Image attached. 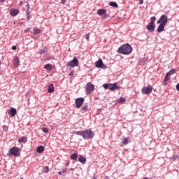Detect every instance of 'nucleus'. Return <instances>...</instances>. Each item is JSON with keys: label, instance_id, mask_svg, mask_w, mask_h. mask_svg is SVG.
<instances>
[{"label": "nucleus", "instance_id": "obj_20", "mask_svg": "<svg viewBox=\"0 0 179 179\" xmlns=\"http://www.w3.org/2000/svg\"><path fill=\"white\" fill-rule=\"evenodd\" d=\"M19 143H26L27 142V138L26 136H22L20 139H18Z\"/></svg>", "mask_w": 179, "mask_h": 179}, {"label": "nucleus", "instance_id": "obj_36", "mask_svg": "<svg viewBox=\"0 0 179 179\" xmlns=\"http://www.w3.org/2000/svg\"><path fill=\"white\" fill-rule=\"evenodd\" d=\"M26 16H27V20H29L30 19H31V17H30V14H27Z\"/></svg>", "mask_w": 179, "mask_h": 179}, {"label": "nucleus", "instance_id": "obj_43", "mask_svg": "<svg viewBox=\"0 0 179 179\" xmlns=\"http://www.w3.org/2000/svg\"><path fill=\"white\" fill-rule=\"evenodd\" d=\"M61 174H62V171H59V172H58V175H59V176H61Z\"/></svg>", "mask_w": 179, "mask_h": 179}, {"label": "nucleus", "instance_id": "obj_39", "mask_svg": "<svg viewBox=\"0 0 179 179\" xmlns=\"http://www.w3.org/2000/svg\"><path fill=\"white\" fill-rule=\"evenodd\" d=\"M16 48H17L16 47V45H13V46H12V50H16Z\"/></svg>", "mask_w": 179, "mask_h": 179}, {"label": "nucleus", "instance_id": "obj_47", "mask_svg": "<svg viewBox=\"0 0 179 179\" xmlns=\"http://www.w3.org/2000/svg\"><path fill=\"white\" fill-rule=\"evenodd\" d=\"M0 65H1V60H0Z\"/></svg>", "mask_w": 179, "mask_h": 179}, {"label": "nucleus", "instance_id": "obj_33", "mask_svg": "<svg viewBox=\"0 0 179 179\" xmlns=\"http://www.w3.org/2000/svg\"><path fill=\"white\" fill-rule=\"evenodd\" d=\"M103 87H104L105 89H110V84H104L103 85Z\"/></svg>", "mask_w": 179, "mask_h": 179}, {"label": "nucleus", "instance_id": "obj_29", "mask_svg": "<svg viewBox=\"0 0 179 179\" xmlns=\"http://www.w3.org/2000/svg\"><path fill=\"white\" fill-rule=\"evenodd\" d=\"M27 10H26V15H30V5L27 4Z\"/></svg>", "mask_w": 179, "mask_h": 179}, {"label": "nucleus", "instance_id": "obj_2", "mask_svg": "<svg viewBox=\"0 0 179 179\" xmlns=\"http://www.w3.org/2000/svg\"><path fill=\"white\" fill-rule=\"evenodd\" d=\"M117 52L123 55H129L132 52V47L129 43L124 44L117 49Z\"/></svg>", "mask_w": 179, "mask_h": 179}, {"label": "nucleus", "instance_id": "obj_35", "mask_svg": "<svg viewBox=\"0 0 179 179\" xmlns=\"http://www.w3.org/2000/svg\"><path fill=\"white\" fill-rule=\"evenodd\" d=\"M30 30H31V28H30V27H28V28H27L26 29H24V33H29V31H30Z\"/></svg>", "mask_w": 179, "mask_h": 179}, {"label": "nucleus", "instance_id": "obj_8", "mask_svg": "<svg viewBox=\"0 0 179 179\" xmlns=\"http://www.w3.org/2000/svg\"><path fill=\"white\" fill-rule=\"evenodd\" d=\"M68 66H70V68H75V66H78V59L74 57L73 58L72 60H71L69 63H68Z\"/></svg>", "mask_w": 179, "mask_h": 179}, {"label": "nucleus", "instance_id": "obj_26", "mask_svg": "<svg viewBox=\"0 0 179 179\" xmlns=\"http://www.w3.org/2000/svg\"><path fill=\"white\" fill-rule=\"evenodd\" d=\"M109 5H110V6H112L113 8H118V4L114 1L110 2Z\"/></svg>", "mask_w": 179, "mask_h": 179}, {"label": "nucleus", "instance_id": "obj_17", "mask_svg": "<svg viewBox=\"0 0 179 179\" xmlns=\"http://www.w3.org/2000/svg\"><path fill=\"white\" fill-rule=\"evenodd\" d=\"M89 107V105L87 104V103H85L83 106V107L81 108L80 111L83 114H84V113H86L87 111V108Z\"/></svg>", "mask_w": 179, "mask_h": 179}, {"label": "nucleus", "instance_id": "obj_15", "mask_svg": "<svg viewBox=\"0 0 179 179\" xmlns=\"http://www.w3.org/2000/svg\"><path fill=\"white\" fill-rule=\"evenodd\" d=\"M16 108H11L8 111V114H10V117H15V115H16Z\"/></svg>", "mask_w": 179, "mask_h": 179}, {"label": "nucleus", "instance_id": "obj_32", "mask_svg": "<svg viewBox=\"0 0 179 179\" xmlns=\"http://www.w3.org/2000/svg\"><path fill=\"white\" fill-rule=\"evenodd\" d=\"M42 131L44 133V134H48V129L47 128H43L42 129Z\"/></svg>", "mask_w": 179, "mask_h": 179}, {"label": "nucleus", "instance_id": "obj_38", "mask_svg": "<svg viewBox=\"0 0 179 179\" xmlns=\"http://www.w3.org/2000/svg\"><path fill=\"white\" fill-rule=\"evenodd\" d=\"M73 74H74L73 71H71L69 73V76H73Z\"/></svg>", "mask_w": 179, "mask_h": 179}, {"label": "nucleus", "instance_id": "obj_9", "mask_svg": "<svg viewBox=\"0 0 179 179\" xmlns=\"http://www.w3.org/2000/svg\"><path fill=\"white\" fill-rule=\"evenodd\" d=\"M83 103H85V99L83 97L77 98L76 99V108H80Z\"/></svg>", "mask_w": 179, "mask_h": 179}, {"label": "nucleus", "instance_id": "obj_21", "mask_svg": "<svg viewBox=\"0 0 179 179\" xmlns=\"http://www.w3.org/2000/svg\"><path fill=\"white\" fill-rule=\"evenodd\" d=\"M33 31H34V34H35V36H37L38 34H40L42 31L38 27H35L34 28Z\"/></svg>", "mask_w": 179, "mask_h": 179}, {"label": "nucleus", "instance_id": "obj_22", "mask_svg": "<svg viewBox=\"0 0 179 179\" xmlns=\"http://www.w3.org/2000/svg\"><path fill=\"white\" fill-rule=\"evenodd\" d=\"M48 93H52L54 92V84H50L48 88Z\"/></svg>", "mask_w": 179, "mask_h": 179}, {"label": "nucleus", "instance_id": "obj_30", "mask_svg": "<svg viewBox=\"0 0 179 179\" xmlns=\"http://www.w3.org/2000/svg\"><path fill=\"white\" fill-rule=\"evenodd\" d=\"M43 173H48L50 171V168L48 166H45L43 169Z\"/></svg>", "mask_w": 179, "mask_h": 179}, {"label": "nucleus", "instance_id": "obj_12", "mask_svg": "<svg viewBox=\"0 0 179 179\" xmlns=\"http://www.w3.org/2000/svg\"><path fill=\"white\" fill-rule=\"evenodd\" d=\"M10 16L15 17L19 15V10L16 8H12L10 11Z\"/></svg>", "mask_w": 179, "mask_h": 179}, {"label": "nucleus", "instance_id": "obj_42", "mask_svg": "<svg viewBox=\"0 0 179 179\" xmlns=\"http://www.w3.org/2000/svg\"><path fill=\"white\" fill-rule=\"evenodd\" d=\"M176 89H177V90H179V83L177 84V85H176Z\"/></svg>", "mask_w": 179, "mask_h": 179}, {"label": "nucleus", "instance_id": "obj_14", "mask_svg": "<svg viewBox=\"0 0 179 179\" xmlns=\"http://www.w3.org/2000/svg\"><path fill=\"white\" fill-rule=\"evenodd\" d=\"M13 64H14V66H19V65H20V60L19 59V57H15L13 59Z\"/></svg>", "mask_w": 179, "mask_h": 179}, {"label": "nucleus", "instance_id": "obj_28", "mask_svg": "<svg viewBox=\"0 0 179 179\" xmlns=\"http://www.w3.org/2000/svg\"><path fill=\"white\" fill-rule=\"evenodd\" d=\"M71 160H78V154H76V153H73V154L71 155Z\"/></svg>", "mask_w": 179, "mask_h": 179}, {"label": "nucleus", "instance_id": "obj_10", "mask_svg": "<svg viewBox=\"0 0 179 179\" xmlns=\"http://www.w3.org/2000/svg\"><path fill=\"white\" fill-rule=\"evenodd\" d=\"M96 67L101 68L102 69H107V66L103 64V60L101 59H99V61L96 62Z\"/></svg>", "mask_w": 179, "mask_h": 179}, {"label": "nucleus", "instance_id": "obj_7", "mask_svg": "<svg viewBox=\"0 0 179 179\" xmlns=\"http://www.w3.org/2000/svg\"><path fill=\"white\" fill-rule=\"evenodd\" d=\"M176 73V69H171L169 72L166 73L165 77H164V85L170 80V75H174Z\"/></svg>", "mask_w": 179, "mask_h": 179}, {"label": "nucleus", "instance_id": "obj_18", "mask_svg": "<svg viewBox=\"0 0 179 179\" xmlns=\"http://www.w3.org/2000/svg\"><path fill=\"white\" fill-rule=\"evenodd\" d=\"M78 162H80V163H82V164H86V158H85L82 155H80L78 157Z\"/></svg>", "mask_w": 179, "mask_h": 179}, {"label": "nucleus", "instance_id": "obj_11", "mask_svg": "<svg viewBox=\"0 0 179 179\" xmlns=\"http://www.w3.org/2000/svg\"><path fill=\"white\" fill-rule=\"evenodd\" d=\"M94 90V85L92 84L91 83H88L86 85V90L87 92H92Z\"/></svg>", "mask_w": 179, "mask_h": 179}, {"label": "nucleus", "instance_id": "obj_4", "mask_svg": "<svg viewBox=\"0 0 179 179\" xmlns=\"http://www.w3.org/2000/svg\"><path fill=\"white\" fill-rule=\"evenodd\" d=\"M7 156H15V157H17V156H20V152H19V148L17 147H13L11 148L8 152L7 153Z\"/></svg>", "mask_w": 179, "mask_h": 179}, {"label": "nucleus", "instance_id": "obj_23", "mask_svg": "<svg viewBox=\"0 0 179 179\" xmlns=\"http://www.w3.org/2000/svg\"><path fill=\"white\" fill-rule=\"evenodd\" d=\"M37 153H43L44 152V147L43 145H40L36 149Z\"/></svg>", "mask_w": 179, "mask_h": 179}, {"label": "nucleus", "instance_id": "obj_34", "mask_svg": "<svg viewBox=\"0 0 179 179\" xmlns=\"http://www.w3.org/2000/svg\"><path fill=\"white\" fill-rule=\"evenodd\" d=\"M8 126H6V125H3V131H8Z\"/></svg>", "mask_w": 179, "mask_h": 179}, {"label": "nucleus", "instance_id": "obj_31", "mask_svg": "<svg viewBox=\"0 0 179 179\" xmlns=\"http://www.w3.org/2000/svg\"><path fill=\"white\" fill-rule=\"evenodd\" d=\"M122 145H128V138H124L122 141Z\"/></svg>", "mask_w": 179, "mask_h": 179}, {"label": "nucleus", "instance_id": "obj_13", "mask_svg": "<svg viewBox=\"0 0 179 179\" xmlns=\"http://www.w3.org/2000/svg\"><path fill=\"white\" fill-rule=\"evenodd\" d=\"M118 89H120V87H118V86H117L116 83H113V84H109V90L113 91V90H118Z\"/></svg>", "mask_w": 179, "mask_h": 179}, {"label": "nucleus", "instance_id": "obj_41", "mask_svg": "<svg viewBox=\"0 0 179 179\" xmlns=\"http://www.w3.org/2000/svg\"><path fill=\"white\" fill-rule=\"evenodd\" d=\"M89 38H90V36L89 35L86 36V40H89Z\"/></svg>", "mask_w": 179, "mask_h": 179}, {"label": "nucleus", "instance_id": "obj_37", "mask_svg": "<svg viewBox=\"0 0 179 179\" xmlns=\"http://www.w3.org/2000/svg\"><path fill=\"white\" fill-rule=\"evenodd\" d=\"M143 4V0H139V5Z\"/></svg>", "mask_w": 179, "mask_h": 179}, {"label": "nucleus", "instance_id": "obj_6", "mask_svg": "<svg viewBox=\"0 0 179 179\" xmlns=\"http://www.w3.org/2000/svg\"><path fill=\"white\" fill-rule=\"evenodd\" d=\"M168 22H169V19L167 18V15H162L159 17V20H157V24H165L166 25V24L168 23Z\"/></svg>", "mask_w": 179, "mask_h": 179}, {"label": "nucleus", "instance_id": "obj_3", "mask_svg": "<svg viewBox=\"0 0 179 179\" xmlns=\"http://www.w3.org/2000/svg\"><path fill=\"white\" fill-rule=\"evenodd\" d=\"M155 22H156V17H151L150 22L146 26V29L150 31V33H153V31H155V29H156Z\"/></svg>", "mask_w": 179, "mask_h": 179}, {"label": "nucleus", "instance_id": "obj_27", "mask_svg": "<svg viewBox=\"0 0 179 179\" xmlns=\"http://www.w3.org/2000/svg\"><path fill=\"white\" fill-rule=\"evenodd\" d=\"M125 101H127V99L124 97H121L118 99V103H120V104H124Z\"/></svg>", "mask_w": 179, "mask_h": 179}, {"label": "nucleus", "instance_id": "obj_45", "mask_svg": "<svg viewBox=\"0 0 179 179\" xmlns=\"http://www.w3.org/2000/svg\"><path fill=\"white\" fill-rule=\"evenodd\" d=\"M6 0H0V2H5Z\"/></svg>", "mask_w": 179, "mask_h": 179}, {"label": "nucleus", "instance_id": "obj_44", "mask_svg": "<svg viewBox=\"0 0 179 179\" xmlns=\"http://www.w3.org/2000/svg\"><path fill=\"white\" fill-rule=\"evenodd\" d=\"M19 5H23V1H21L20 2Z\"/></svg>", "mask_w": 179, "mask_h": 179}, {"label": "nucleus", "instance_id": "obj_19", "mask_svg": "<svg viewBox=\"0 0 179 179\" xmlns=\"http://www.w3.org/2000/svg\"><path fill=\"white\" fill-rule=\"evenodd\" d=\"M106 12L107 11L104 9H99L97 10V15H99V16H103V15H106Z\"/></svg>", "mask_w": 179, "mask_h": 179}, {"label": "nucleus", "instance_id": "obj_46", "mask_svg": "<svg viewBox=\"0 0 179 179\" xmlns=\"http://www.w3.org/2000/svg\"><path fill=\"white\" fill-rule=\"evenodd\" d=\"M62 173H65V170H63Z\"/></svg>", "mask_w": 179, "mask_h": 179}, {"label": "nucleus", "instance_id": "obj_25", "mask_svg": "<svg viewBox=\"0 0 179 179\" xmlns=\"http://www.w3.org/2000/svg\"><path fill=\"white\" fill-rule=\"evenodd\" d=\"M47 51H48L47 48H43V49H41V50H39V54H41V55H43L45 54V52H47Z\"/></svg>", "mask_w": 179, "mask_h": 179}, {"label": "nucleus", "instance_id": "obj_1", "mask_svg": "<svg viewBox=\"0 0 179 179\" xmlns=\"http://www.w3.org/2000/svg\"><path fill=\"white\" fill-rule=\"evenodd\" d=\"M75 135H78V136H82L83 139L89 141V139H93L94 138V132L90 129H87L85 130H81L78 131H74Z\"/></svg>", "mask_w": 179, "mask_h": 179}, {"label": "nucleus", "instance_id": "obj_16", "mask_svg": "<svg viewBox=\"0 0 179 179\" xmlns=\"http://www.w3.org/2000/svg\"><path fill=\"white\" fill-rule=\"evenodd\" d=\"M165 26H166V24H159V25L158 26V28H157V32L162 33L164 30Z\"/></svg>", "mask_w": 179, "mask_h": 179}, {"label": "nucleus", "instance_id": "obj_40", "mask_svg": "<svg viewBox=\"0 0 179 179\" xmlns=\"http://www.w3.org/2000/svg\"><path fill=\"white\" fill-rule=\"evenodd\" d=\"M66 1H65V0H62V3L63 4V5H65V3H66Z\"/></svg>", "mask_w": 179, "mask_h": 179}, {"label": "nucleus", "instance_id": "obj_5", "mask_svg": "<svg viewBox=\"0 0 179 179\" xmlns=\"http://www.w3.org/2000/svg\"><path fill=\"white\" fill-rule=\"evenodd\" d=\"M153 90V87L152 85H148L147 87H143L141 90L143 94H150Z\"/></svg>", "mask_w": 179, "mask_h": 179}, {"label": "nucleus", "instance_id": "obj_24", "mask_svg": "<svg viewBox=\"0 0 179 179\" xmlns=\"http://www.w3.org/2000/svg\"><path fill=\"white\" fill-rule=\"evenodd\" d=\"M45 69H46V71H52V66L50 64H45L44 66Z\"/></svg>", "mask_w": 179, "mask_h": 179}]
</instances>
